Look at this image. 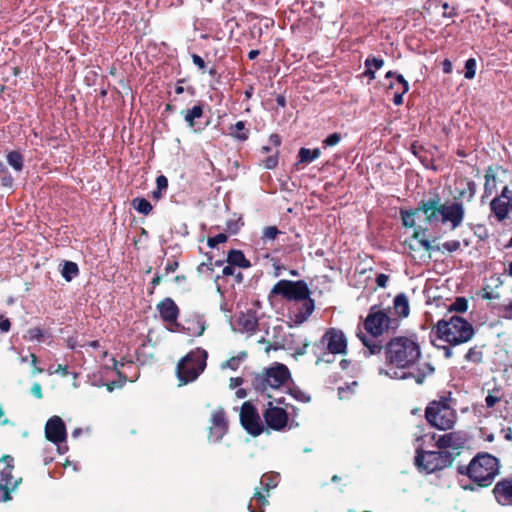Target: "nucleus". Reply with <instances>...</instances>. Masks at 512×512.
Returning <instances> with one entry per match:
<instances>
[{
  "mask_svg": "<svg viewBox=\"0 0 512 512\" xmlns=\"http://www.w3.org/2000/svg\"><path fill=\"white\" fill-rule=\"evenodd\" d=\"M278 233H279V231L276 227L269 226V227L264 228L262 237L265 241H270V240H274L276 238V236L278 235Z\"/></svg>",
  "mask_w": 512,
  "mask_h": 512,
  "instance_id": "obj_46",
  "label": "nucleus"
},
{
  "mask_svg": "<svg viewBox=\"0 0 512 512\" xmlns=\"http://www.w3.org/2000/svg\"><path fill=\"white\" fill-rule=\"evenodd\" d=\"M419 233L415 231L413 238L408 243L410 251H420L423 255H427L431 249V245L427 240L419 239Z\"/></svg>",
  "mask_w": 512,
  "mask_h": 512,
  "instance_id": "obj_26",
  "label": "nucleus"
},
{
  "mask_svg": "<svg viewBox=\"0 0 512 512\" xmlns=\"http://www.w3.org/2000/svg\"><path fill=\"white\" fill-rule=\"evenodd\" d=\"M78 266L74 262L66 261L63 265L62 276L66 281H71L78 275Z\"/></svg>",
  "mask_w": 512,
  "mask_h": 512,
  "instance_id": "obj_33",
  "label": "nucleus"
},
{
  "mask_svg": "<svg viewBox=\"0 0 512 512\" xmlns=\"http://www.w3.org/2000/svg\"><path fill=\"white\" fill-rule=\"evenodd\" d=\"M197 271H198L199 275L210 276L213 271L212 263H201L197 267Z\"/></svg>",
  "mask_w": 512,
  "mask_h": 512,
  "instance_id": "obj_53",
  "label": "nucleus"
},
{
  "mask_svg": "<svg viewBox=\"0 0 512 512\" xmlns=\"http://www.w3.org/2000/svg\"><path fill=\"white\" fill-rule=\"evenodd\" d=\"M437 336L452 345H458L469 341L474 330L472 325L459 316H451L449 319L440 320L436 325Z\"/></svg>",
  "mask_w": 512,
  "mask_h": 512,
  "instance_id": "obj_5",
  "label": "nucleus"
},
{
  "mask_svg": "<svg viewBox=\"0 0 512 512\" xmlns=\"http://www.w3.org/2000/svg\"><path fill=\"white\" fill-rule=\"evenodd\" d=\"M360 339L362 340L363 344L369 349L371 354L377 353L380 351V346L373 342L370 343V341L367 339L364 335H359Z\"/></svg>",
  "mask_w": 512,
  "mask_h": 512,
  "instance_id": "obj_51",
  "label": "nucleus"
},
{
  "mask_svg": "<svg viewBox=\"0 0 512 512\" xmlns=\"http://www.w3.org/2000/svg\"><path fill=\"white\" fill-rule=\"evenodd\" d=\"M157 310L162 318V320L166 323L174 324L178 327V323L176 322L179 309L171 298H165L157 305Z\"/></svg>",
  "mask_w": 512,
  "mask_h": 512,
  "instance_id": "obj_17",
  "label": "nucleus"
},
{
  "mask_svg": "<svg viewBox=\"0 0 512 512\" xmlns=\"http://www.w3.org/2000/svg\"><path fill=\"white\" fill-rule=\"evenodd\" d=\"M0 176H1V183H2V185L4 187L11 188L12 185H13V178H12V176L8 172H6V173H4V174H2Z\"/></svg>",
  "mask_w": 512,
  "mask_h": 512,
  "instance_id": "obj_56",
  "label": "nucleus"
},
{
  "mask_svg": "<svg viewBox=\"0 0 512 512\" xmlns=\"http://www.w3.org/2000/svg\"><path fill=\"white\" fill-rule=\"evenodd\" d=\"M442 247L449 252H453L460 248V242L457 240L447 241L443 243Z\"/></svg>",
  "mask_w": 512,
  "mask_h": 512,
  "instance_id": "obj_54",
  "label": "nucleus"
},
{
  "mask_svg": "<svg viewBox=\"0 0 512 512\" xmlns=\"http://www.w3.org/2000/svg\"><path fill=\"white\" fill-rule=\"evenodd\" d=\"M493 492L498 503L501 505H512V477L498 482Z\"/></svg>",
  "mask_w": 512,
  "mask_h": 512,
  "instance_id": "obj_19",
  "label": "nucleus"
},
{
  "mask_svg": "<svg viewBox=\"0 0 512 512\" xmlns=\"http://www.w3.org/2000/svg\"><path fill=\"white\" fill-rule=\"evenodd\" d=\"M10 329V321L7 318L0 317V331L8 332Z\"/></svg>",
  "mask_w": 512,
  "mask_h": 512,
  "instance_id": "obj_60",
  "label": "nucleus"
},
{
  "mask_svg": "<svg viewBox=\"0 0 512 512\" xmlns=\"http://www.w3.org/2000/svg\"><path fill=\"white\" fill-rule=\"evenodd\" d=\"M247 354L245 352H241L239 355L234 356L227 361L221 364L222 369H231L233 371L237 370L243 360L246 358Z\"/></svg>",
  "mask_w": 512,
  "mask_h": 512,
  "instance_id": "obj_34",
  "label": "nucleus"
},
{
  "mask_svg": "<svg viewBox=\"0 0 512 512\" xmlns=\"http://www.w3.org/2000/svg\"><path fill=\"white\" fill-rule=\"evenodd\" d=\"M227 235L224 233H220L214 237H209L207 240V244L210 248H215L218 244L224 243L227 241Z\"/></svg>",
  "mask_w": 512,
  "mask_h": 512,
  "instance_id": "obj_44",
  "label": "nucleus"
},
{
  "mask_svg": "<svg viewBox=\"0 0 512 512\" xmlns=\"http://www.w3.org/2000/svg\"><path fill=\"white\" fill-rule=\"evenodd\" d=\"M278 164V159L276 156H270L268 157L265 161H264V166L267 168V169H273L277 166Z\"/></svg>",
  "mask_w": 512,
  "mask_h": 512,
  "instance_id": "obj_57",
  "label": "nucleus"
},
{
  "mask_svg": "<svg viewBox=\"0 0 512 512\" xmlns=\"http://www.w3.org/2000/svg\"><path fill=\"white\" fill-rule=\"evenodd\" d=\"M238 325L245 332H253L258 326V320L254 313L247 312L239 316Z\"/></svg>",
  "mask_w": 512,
  "mask_h": 512,
  "instance_id": "obj_23",
  "label": "nucleus"
},
{
  "mask_svg": "<svg viewBox=\"0 0 512 512\" xmlns=\"http://www.w3.org/2000/svg\"><path fill=\"white\" fill-rule=\"evenodd\" d=\"M451 464L452 458L448 452L424 451L420 447L416 449L415 465L426 473L442 470Z\"/></svg>",
  "mask_w": 512,
  "mask_h": 512,
  "instance_id": "obj_9",
  "label": "nucleus"
},
{
  "mask_svg": "<svg viewBox=\"0 0 512 512\" xmlns=\"http://www.w3.org/2000/svg\"><path fill=\"white\" fill-rule=\"evenodd\" d=\"M240 421L244 429L253 436H258L263 431L259 413L249 401L244 402L241 407Z\"/></svg>",
  "mask_w": 512,
  "mask_h": 512,
  "instance_id": "obj_12",
  "label": "nucleus"
},
{
  "mask_svg": "<svg viewBox=\"0 0 512 512\" xmlns=\"http://www.w3.org/2000/svg\"><path fill=\"white\" fill-rule=\"evenodd\" d=\"M393 309L399 318H405L409 315V302L405 294H398L394 298Z\"/></svg>",
  "mask_w": 512,
  "mask_h": 512,
  "instance_id": "obj_22",
  "label": "nucleus"
},
{
  "mask_svg": "<svg viewBox=\"0 0 512 512\" xmlns=\"http://www.w3.org/2000/svg\"><path fill=\"white\" fill-rule=\"evenodd\" d=\"M501 397L497 391H493V393H489L485 398L486 406L489 408L494 407L499 401Z\"/></svg>",
  "mask_w": 512,
  "mask_h": 512,
  "instance_id": "obj_48",
  "label": "nucleus"
},
{
  "mask_svg": "<svg viewBox=\"0 0 512 512\" xmlns=\"http://www.w3.org/2000/svg\"><path fill=\"white\" fill-rule=\"evenodd\" d=\"M279 474L270 472L266 473L261 477L260 485L261 488L269 492L270 489L275 488L279 483Z\"/></svg>",
  "mask_w": 512,
  "mask_h": 512,
  "instance_id": "obj_29",
  "label": "nucleus"
},
{
  "mask_svg": "<svg viewBox=\"0 0 512 512\" xmlns=\"http://www.w3.org/2000/svg\"><path fill=\"white\" fill-rule=\"evenodd\" d=\"M234 272H235V268H234V266H233V265H230V264L226 265V266H225V267H223V269H222V274H223L224 276H230V275H233V274H234Z\"/></svg>",
  "mask_w": 512,
  "mask_h": 512,
  "instance_id": "obj_63",
  "label": "nucleus"
},
{
  "mask_svg": "<svg viewBox=\"0 0 512 512\" xmlns=\"http://www.w3.org/2000/svg\"><path fill=\"white\" fill-rule=\"evenodd\" d=\"M357 385L358 384L356 381H352V383L347 385L346 387L340 386L338 388L339 398L341 400L350 399V397L355 393Z\"/></svg>",
  "mask_w": 512,
  "mask_h": 512,
  "instance_id": "obj_38",
  "label": "nucleus"
},
{
  "mask_svg": "<svg viewBox=\"0 0 512 512\" xmlns=\"http://www.w3.org/2000/svg\"><path fill=\"white\" fill-rule=\"evenodd\" d=\"M476 60L474 58H470L465 63V78L473 79L476 74Z\"/></svg>",
  "mask_w": 512,
  "mask_h": 512,
  "instance_id": "obj_41",
  "label": "nucleus"
},
{
  "mask_svg": "<svg viewBox=\"0 0 512 512\" xmlns=\"http://www.w3.org/2000/svg\"><path fill=\"white\" fill-rule=\"evenodd\" d=\"M421 214H423V212L421 210V206L418 209H416L415 211L403 212L402 213L403 225L406 227L415 226L416 218L417 217L419 218Z\"/></svg>",
  "mask_w": 512,
  "mask_h": 512,
  "instance_id": "obj_36",
  "label": "nucleus"
},
{
  "mask_svg": "<svg viewBox=\"0 0 512 512\" xmlns=\"http://www.w3.org/2000/svg\"><path fill=\"white\" fill-rule=\"evenodd\" d=\"M133 208L140 214L148 215L152 211V205L144 198H135L132 201Z\"/></svg>",
  "mask_w": 512,
  "mask_h": 512,
  "instance_id": "obj_32",
  "label": "nucleus"
},
{
  "mask_svg": "<svg viewBox=\"0 0 512 512\" xmlns=\"http://www.w3.org/2000/svg\"><path fill=\"white\" fill-rule=\"evenodd\" d=\"M7 162L16 171H21L23 168V157L19 152H9L7 154Z\"/></svg>",
  "mask_w": 512,
  "mask_h": 512,
  "instance_id": "obj_35",
  "label": "nucleus"
},
{
  "mask_svg": "<svg viewBox=\"0 0 512 512\" xmlns=\"http://www.w3.org/2000/svg\"><path fill=\"white\" fill-rule=\"evenodd\" d=\"M187 326L185 329L187 332L194 336L203 335L206 330L207 324L203 316L193 315L190 319L186 321Z\"/></svg>",
  "mask_w": 512,
  "mask_h": 512,
  "instance_id": "obj_20",
  "label": "nucleus"
},
{
  "mask_svg": "<svg viewBox=\"0 0 512 512\" xmlns=\"http://www.w3.org/2000/svg\"><path fill=\"white\" fill-rule=\"evenodd\" d=\"M340 140L341 135L339 133H333L324 140V144L326 147H333L337 145L340 142Z\"/></svg>",
  "mask_w": 512,
  "mask_h": 512,
  "instance_id": "obj_52",
  "label": "nucleus"
},
{
  "mask_svg": "<svg viewBox=\"0 0 512 512\" xmlns=\"http://www.w3.org/2000/svg\"><path fill=\"white\" fill-rule=\"evenodd\" d=\"M271 294L281 295L290 302L288 318L296 325L305 322L315 309L308 286L303 281L280 280L273 286Z\"/></svg>",
  "mask_w": 512,
  "mask_h": 512,
  "instance_id": "obj_2",
  "label": "nucleus"
},
{
  "mask_svg": "<svg viewBox=\"0 0 512 512\" xmlns=\"http://www.w3.org/2000/svg\"><path fill=\"white\" fill-rule=\"evenodd\" d=\"M468 308L467 300L465 298H457L449 308V311L465 312Z\"/></svg>",
  "mask_w": 512,
  "mask_h": 512,
  "instance_id": "obj_42",
  "label": "nucleus"
},
{
  "mask_svg": "<svg viewBox=\"0 0 512 512\" xmlns=\"http://www.w3.org/2000/svg\"><path fill=\"white\" fill-rule=\"evenodd\" d=\"M47 372L49 375L60 373L62 376H67L69 374L67 366L61 364L57 365L56 367L50 366L47 369Z\"/></svg>",
  "mask_w": 512,
  "mask_h": 512,
  "instance_id": "obj_49",
  "label": "nucleus"
},
{
  "mask_svg": "<svg viewBox=\"0 0 512 512\" xmlns=\"http://www.w3.org/2000/svg\"><path fill=\"white\" fill-rule=\"evenodd\" d=\"M157 189L159 191L166 190L168 187V180L164 175H160L156 179Z\"/></svg>",
  "mask_w": 512,
  "mask_h": 512,
  "instance_id": "obj_55",
  "label": "nucleus"
},
{
  "mask_svg": "<svg viewBox=\"0 0 512 512\" xmlns=\"http://www.w3.org/2000/svg\"><path fill=\"white\" fill-rule=\"evenodd\" d=\"M290 379L288 368L281 363H275L267 368L265 373L257 375L254 380V386L258 390L265 391L268 388L278 389Z\"/></svg>",
  "mask_w": 512,
  "mask_h": 512,
  "instance_id": "obj_10",
  "label": "nucleus"
},
{
  "mask_svg": "<svg viewBox=\"0 0 512 512\" xmlns=\"http://www.w3.org/2000/svg\"><path fill=\"white\" fill-rule=\"evenodd\" d=\"M319 155L320 150L318 148H315L313 150L301 148L298 153L299 160L296 163V166L299 167L302 164H309L313 162L315 159H317Z\"/></svg>",
  "mask_w": 512,
  "mask_h": 512,
  "instance_id": "obj_27",
  "label": "nucleus"
},
{
  "mask_svg": "<svg viewBox=\"0 0 512 512\" xmlns=\"http://www.w3.org/2000/svg\"><path fill=\"white\" fill-rule=\"evenodd\" d=\"M21 362L22 363L31 362V365L33 366V374H38V373L42 372V369L37 366V357L33 353L22 357Z\"/></svg>",
  "mask_w": 512,
  "mask_h": 512,
  "instance_id": "obj_45",
  "label": "nucleus"
},
{
  "mask_svg": "<svg viewBox=\"0 0 512 512\" xmlns=\"http://www.w3.org/2000/svg\"><path fill=\"white\" fill-rule=\"evenodd\" d=\"M462 445V441L460 439V437H458L456 434L454 433H448V434H445L443 436H441L438 440H437V446L440 448V449H443V448H452V449H457L459 448L460 446Z\"/></svg>",
  "mask_w": 512,
  "mask_h": 512,
  "instance_id": "obj_25",
  "label": "nucleus"
},
{
  "mask_svg": "<svg viewBox=\"0 0 512 512\" xmlns=\"http://www.w3.org/2000/svg\"><path fill=\"white\" fill-rule=\"evenodd\" d=\"M340 366H341V369H342L343 371L348 370V369L350 368V366H351V371H352V372H355V371H357V370H358V369H357V367H356V365H351V363H350L349 361H347V360H342V361L340 362Z\"/></svg>",
  "mask_w": 512,
  "mask_h": 512,
  "instance_id": "obj_61",
  "label": "nucleus"
},
{
  "mask_svg": "<svg viewBox=\"0 0 512 512\" xmlns=\"http://www.w3.org/2000/svg\"><path fill=\"white\" fill-rule=\"evenodd\" d=\"M31 393L38 399L43 397L42 395V387L39 383H34L31 387Z\"/></svg>",
  "mask_w": 512,
  "mask_h": 512,
  "instance_id": "obj_58",
  "label": "nucleus"
},
{
  "mask_svg": "<svg viewBox=\"0 0 512 512\" xmlns=\"http://www.w3.org/2000/svg\"><path fill=\"white\" fill-rule=\"evenodd\" d=\"M203 115V108L201 105H195L184 113V119L190 128L194 127L195 119L201 118Z\"/></svg>",
  "mask_w": 512,
  "mask_h": 512,
  "instance_id": "obj_30",
  "label": "nucleus"
},
{
  "mask_svg": "<svg viewBox=\"0 0 512 512\" xmlns=\"http://www.w3.org/2000/svg\"><path fill=\"white\" fill-rule=\"evenodd\" d=\"M398 325V318L391 317L389 311L376 306L370 308L364 321L366 331L374 337L380 336L390 329H396Z\"/></svg>",
  "mask_w": 512,
  "mask_h": 512,
  "instance_id": "obj_8",
  "label": "nucleus"
},
{
  "mask_svg": "<svg viewBox=\"0 0 512 512\" xmlns=\"http://www.w3.org/2000/svg\"><path fill=\"white\" fill-rule=\"evenodd\" d=\"M192 59H193V63L195 65H197L199 68H204L205 67V62H204V60L200 56L194 54L192 56Z\"/></svg>",
  "mask_w": 512,
  "mask_h": 512,
  "instance_id": "obj_64",
  "label": "nucleus"
},
{
  "mask_svg": "<svg viewBox=\"0 0 512 512\" xmlns=\"http://www.w3.org/2000/svg\"><path fill=\"white\" fill-rule=\"evenodd\" d=\"M208 354L204 349L197 348L185 357L177 365V377L180 385L195 381L206 367Z\"/></svg>",
  "mask_w": 512,
  "mask_h": 512,
  "instance_id": "obj_7",
  "label": "nucleus"
},
{
  "mask_svg": "<svg viewBox=\"0 0 512 512\" xmlns=\"http://www.w3.org/2000/svg\"><path fill=\"white\" fill-rule=\"evenodd\" d=\"M425 417L433 427L439 430L452 429L457 420L451 399L446 397L431 401L426 407Z\"/></svg>",
  "mask_w": 512,
  "mask_h": 512,
  "instance_id": "obj_6",
  "label": "nucleus"
},
{
  "mask_svg": "<svg viewBox=\"0 0 512 512\" xmlns=\"http://www.w3.org/2000/svg\"><path fill=\"white\" fill-rule=\"evenodd\" d=\"M268 495H264L259 488L255 489L253 498L251 499L248 509L251 512H264V507L268 505Z\"/></svg>",
  "mask_w": 512,
  "mask_h": 512,
  "instance_id": "obj_21",
  "label": "nucleus"
},
{
  "mask_svg": "<svg viewBox=\"0 0 512 512\" xmlns=\"http://www.w3.org/2000/svg\"><path fill=\"white\" fill-rule=\"evenodd\" d=\"M13 469L14 460L11 456L5 455L0 458V501L6 502L10 500V494L21 483L22 479L12 474Z\"/></svg>",
  "mask_w": 512,
  "mask_h": 512,
  "instance_id": "obj_11",
  "label": "nucleus"
},
{
  "mask_svg": "<svg viewBox=\"0 0 512 512\" xmlns=\"http://www.w3.org/2000/svg\"><path fill=\"white\" fill-rule=\"evenodd\" d=\"M327 349L332 354H343L347 349V339L341 330L332 328L325 333Z\"/></svg>",
  "mask_w": 512,
  "mask_h": 512,
  "instance_id": "obj_16",
  "label": "nucleus"
},
{
  "mask_svg": "<svg viewBox=\"0 0 512 512\" xmlns=\"http://www.w3.org/2000/svg\"><path fill=\"white\" fill-rule=\"evenodd\" d=\"M387 362L392 366L385 371V375L393 379L413 378L417 384L433 373L434 368L429 363H422L417 371L411 369L420 359V346L414 337H395L391 339L385 349Z\"/></svg>",
  "mask_w": 512,
  "mask_h": 512,
  "instance_id": "obj_1",
  "label": "nucleus"
},
{
  "mask_svg": "<svg viewBox=\"0 0 512 512\" xmlns=\"http://www.w3.org/2000/svg\"><path fill=\"white\" fill-rule=\"evenodd\" d=\"M242 382L243 380L240 377L231 378L229 386L231 389H235L239 387L242 384Z\"/></svg>",
  "mask_w": 512,
  "mask_h": 512,
  "instance_id": "obj_62",
  "label": "nucleus"
},
{
  "mask_svg": "<svg viewBox=\"0 0 512 512\" xmlns=\"http://www.w3.org/2000/svg\"><path fill=\"white\" fill-rule=\"evenodd\" d=\"M45 436L52 443L58 445V451L65 453L67 447H61L60 444L64 443L67 438L66 427L63 420L59 416L51 417L45 425Z\"/></svg>",
  "mask_w": 512,
  "mask_h": 512,
  "instance_id": "obj_14",
  "label": "nucleus"
},
{
  "mask_svg": "<svg viewBox=\"0 0 512 512\" xmlns=\"http://www.w3.org/2000/svg\"><path fill=\"white\" fill-rule=\"evenodd\" d=\"M384 61L379 58H368L365 61V72L363 73L364 76L368 77L370 80L375 79V71L379 70L383 67Z\"/></svg>",
  "mask_w": 512,
  "mask_h": 512,
  "instance_id": "obj_28",
  "label": "nucleus"
},
{
  "mask_svg": "<svg viewBox=\"0 0 512 512\" xmlns=\"http://www.w3.org/2000/svg\"><path fill=\"white\" fill-rule=\"evenodd\" d=\"M388 282V276L385 275V274H379L377 277H376V283L379 287H386V284Z\"/></svg>",
  "mask_w": 512,
  "mask_h": 512,
  "instance_id": "obj_59",
  "label": "nucleus"
},
{
  "mask_svg": "<svg viewBox=\"0 0 512 512\" xmlns=\"http://www.w3.org/2000/svg\"><path fill=\"white\" fill-rule=\"evenodd\" d=\"M226 431H227L226 427L211 426L210 434H209L210 441H212V442L220 441L223 438Z\"/></svg>",
  "mask_w": 512,
  "mask_h": 512,
  "instance_id": "obj_40",
  "label": "nucleus"
},
{
  "mask_svg": "<svg viewBox=\"0 0 512 512\" xmlns=\"http://www.w3.org/2000/svg\"><path fill=\"white\" fill-rule=\"evenodd\" d=\"M466 359L475 363L480 362L482 359V352L476 348H471L466 355Z\"/></svg>",
  "mask_w": 512,
  "mask_h": 512,
  "instance_id": "obj_50",
  "label": "nucleus"
},
{
  "mask_svg": "<svg viewBox=\"0 0 512 512\" xmlns=\"http://www.w3.org/2000/svg\"><path fill=\"white\" fill-rule=\"evenodd\" d=\"M233 131H232V135L241 140V141H244L248 138V135H247V131L245 130V123L243 121H238L234 126H233Z\"/></svg>",
  "mask_w": 512,
  "mask_h": 512,
  "instance_id": "obj_39",
  "label": "nucleus"
},
{
  "mask_svg": "<svg viewBox=\"0 0 512 512\" xmlns=\"http://www.w3.org/2000/svg\"><path fill=\"white\" fill-rule=\"evenodd\" d=\"M227 262L230 265L238 266L243 269L251 266L250 261L246 259L245 255L240 250H230L227 255Z\"/></svg>",
  "mask_w": 512,
  "mask_h": 512,
  "instance_id": "obj_24",
  "label": "nucleus"
},
{
  "mask_svg": "<svg viewBox=\"0 0 512 512\" xmlns=\"http://www.w3.org/2000/svg\"><path fill=\"white\" fill-rule=\"evenodd\" d=\"M503 177H505V171L502 169L488 168L485 174L484 189L487 195H491L496 192L499 186H504Z\"/></svg>",
  "mask_w": 512,
  "mask_h": 512,
  "instance_id": "obj_18",
  "label": "nucleus"
},
{
  "mask_svg": "<svg viewBox=\"0 0 512 512\" xmlns=\"http://www.w3.org/2000/svg\"><path fill=\"white\" fill-rule=\"evenodd\" d=\"M291 395L298 401L300 402H303V403H306V402H309L311 400V397L308 393H306L305 391H302L301 389L299 388H293L291 389L290 391Z\"/></svg>",
  "mask_w": 512,
  "mask_h": 512,
  "instance_id": "obj_43",
  "label": "nucleus"
},
{
  "mask_svg": "<svg viewBox=\"0 0 512 512\" xmlns=\"http://www.w3.org/2000/svg\"><path fill=\"white\" fill-rule=\"evenodd\" d=\"M211 426H217V427H226L227 428V421L225 417V413L222 409H217L213 412L212 418H211Z\"/></svg>",
  "mask_w": 512,
  "mask_h": 512,
  "instance_id": "obj_37",
  "label": "nucleus"
},
{
  "mask_svg": "<svg viewBox=\"0 0 512 512\" xmlns=\"http://www.w3.org/2000/svg\"><path fill=\"white\" fill-rule=\"evenodd\" d=\"M465 473L477 485L487 487L499 473L498 459L490 454L480 453L470 461Z\"/></svg>",
  "mask_w": 512,
  "mask_h": 512,
  "instance_id": "obj_4",
  "label": "nucleus"
},
{
  "mask_svg": "<svg viewBox=\"0 0 512 512\" xmlns=\"http://www.w3.org/2000/svg\"><path fill=\"white\" fill-rule=\"evenodd\" d=\"M43 337V332L40 328L34 327L27 331L26 338L30 341H39Z\"/></svg>",
  "mask_w": 512,
  "mask_h": 512,
  "instance_id": "obj_47",
  "label": "nucleus"
},
{
  "mask_svg": "<svg viewBox=\"0 0 512 512\" xmlns=\"http://www.w3.org/2000/svg\"><path fill=\"white\" fill-rule=\"evenodd\" d=\"M490 207L498 221L509 218L512 213V189L504 185L500 195L492 199Z\"/></svg>",
  "mask_w": 512,
  "mask_h": 512,
  "instance_id": "obj_13",
  "label": "nucleus"
},
{
  "mask_svg": "<svg viewBox=\"0 0 512 512\" xmlns=\"http://www.w3.org/2000/svg\"><path fill=\"white\" fill-rule=\"evenodd\" d=\"M421 210L428 222L450 223L452 229L457 228L464 218V207L459 202L440 204L438 200H429L422 203Z\"/></svg>",
  "mask_w": 512,
  "mask_h": 512,
  "instance_id": "obj_3",
  "label": "nucleus"
},
{
  "mask_svg": "<svg viewBox=\"0 0 512 512\" xmlns=\"http://www.w3.org/2000/svg\"><path fill=\"white\" fill-rule=\"evenodd\" d=\"M263 417L268 427L274 430L284 429L288 422V414L286 410L280 406L274 405L272 402L268 403L263 413Z\"/></svg>",
  "mask_w": 512,
  "mask_h": 512,
  "instance_id": "obj_15",
  "label": "nucleus"
},
{
  "mask_svg": "<svg viewBox=\"0 0 512 512\" xmlns=\"http://www.w3.org/2000/svg\"><path fill=\"white\" fill-rule=\"evenodd\" d=\"M397 81L401 89L395 92L393 102L395 105H401L403 103V95L409 91V84L402 75H397Z\"/></svg>",
  "mask_w": 512,
  "mask_h": 512,
  "instance_id": "obj_31",
  "label": "nucleus"
}]
</instances>
